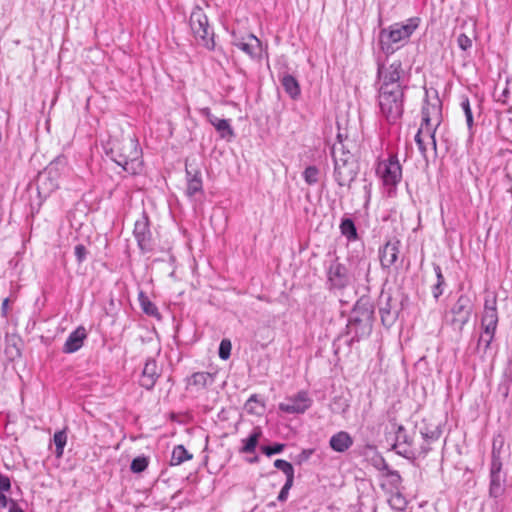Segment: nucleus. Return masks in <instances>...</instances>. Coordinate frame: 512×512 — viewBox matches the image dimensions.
<instances>
[{"label":"nucleus","instance_id":"obj_1","mask_svg":"<svg viewBox=\"0 0 512 512\" xmlns=\"http://www.w3.org/2000/svg\"><path fill=\"white\" fill-rule=\"evenodd\" d=\"M349 261L351 272L338 259L330 263L327 269V283L330 289H344L350 284L352 278L355 281L368 279L371 264L366 257H352Z\"/></svg>","mask_w":512,"mask_h":512},{"label":"nucleus","instance_id":"obj_2","mask_svg":"<svg viewBox=\"0 0 512 512\" xmlns=\"http://www.w3.org/2000/svg\"><path fill=\"white\" fill-rule=\"evenodd\" d=\"M420 18L412 17L401 23H394L384 28L379 33V45L381 51L392 55L408 42L411 35L419 27Z\"/></svg>","mask_w":512,"mask_h":512},{"label":"nucleus","instance_id":"obj_3","mask_svg":"<svg viewBox=\"0 0 512 512\" xmlns=\"http://www.w3.org/2000/svg\"><path fill=\"white\" fill-rule=\"evenodd\" d=\"M106 154L131 175L139 174L142 170V151L138 140L134 138L114 142L113 146L106 151Z\"/></svg>","mask_w":512,"mask_h":512},{"label":"nucleus","instance_id":"obj_4","mask_svg":"<svg viewBox=\"0 0 512 512\" xmlns=\"http://www.w3.org/2000/svg\"><path fill=\"white\" fill-rule=\"evenodd\" d=\"M378 104L381 115L389 123H395L404 111V90H379Z\"/></svg>","mask_w":512,"mask_h":512},{"label":"nucleus","instance_id":"obj_5","mask_svg":"<svg viewBox=\"0 0 512 512\" xmlns=\"http://www.w3.org/2000/svg\"><path fill=\"white\" fill-rule=\"evenodd\" d=\"M376 174L388 194L395 193L396 187L402 179V166L397 155L392 154L387 159L380 160L376 166Z\"/></svg>","mask_w":512,"mask_h":512},{"label":"nucleus","instance_id":"obj_6","mask_svg":"<svg viewBox=\"0 0 512 512\" xmlns=\"http://www.w3.org/2000/svg\"><path fill=\"white\" fill-rule=\"evenodd\" d=\"M189 23L198 43L208 50H213L215 48L214 33L202 8L197 6L193 9Z\"/></svg>","mask_w":512,"mask_h":512},{"label":"nucleus","instance_id":"obj_7","mask_svg":"<svg viewBox=\"0 0 512 512\" xmlns=\"http://www.w3.org/2000/svg\"><path fill=\"white\" fill-rule=\"evenodd\" d=\"M351 341H359L372 331V311L357 306L351 313L346 326Z\"/></svg>","mask_w":512,"mask_h":512},{"label":"nucleus","instance_id":"obj_8","mask_svg":"<svg viewBox=\"0 0 512 512\" xmlns=\"http://www.w3.org/2000/svg\"><path fill=\"white\" fill-rule=\"evenodd\" d=\"M403 77L404 70L399 60L393 61L388 66H378L379 90H405Z\"/></svg>","mask_w":512,"mask_h":512},{"label":"nucleus","instance_id":"obj_9","mask_svg":"<svg viewBox=\"0 0 512 512\" xmlns=\"http://www.w3.org/2000/svg\"><path fill=\"white\" fill-rule=\"evenodd\" d=\"M133 235L137 241L139 249L143 253L152 250V235L149 228V219L146 213H142L141 217L135 221Z\"/></svg>","mask_w":512,"mask_h":512},{"label":"nucleus","instance_id":"obj_10","mask_svg":"<svg viewBox=\"0 0 512 512\" xmlns=\"http://www.w3.org/2000/svg\"><path fill=\"white\" fill-rule=\"evenodd\" d=\"M312 402L306 391H300L295 396L286 399L285 402H281L279 409L289 414H302L311 407Z\"/></svg>","mask_w":512,"mask_h":512},{"label":"nucleus","instance_id":"obj_11","mask_svg":"<svg viewBox=\"0 0 512 512\" xmlns=\"http://www.w3.org/2000/svg\"><path fill=\"white\" fill-rule=\"evenodd\" d=\"M453 315L452 322L462 328L468 323L472 313V303L467 295H460L455 304L451 308Z\"/></svg>","mask_w":512,"mask_h":512},{"label":"nucleus","instance_id":"obj_12","mask_svg":"<svg viewBox=\"0 0 512 512\" xmlns=\"http://www.w3.org/2000/svg\"><path fill=\"white\" fill-rule=\"evenodd\" d=\"M421 127L436 129L441 123V103L438 98L433 103L426 102L422 107Z\"/></svg>","mask_w":512,"mask_h":512},{"label":"nucleus","instance_id":"obj_13","mask_svg":"<svg viewBox=\"0 0 512 512\" xmlns=\"http://www.w3.org/2000/svg\"><path fill=\"white\" fill-rule=\"evenodd\" d=\"M435 133L436 129L420 126L415 135V142L417 144L418 150L424 158H427L428 148H431L434 152H436Z\"/></svg>","mask_w":512,"mask_h":512},{"label":"nucleus","instance_id":"obj_14","mask_svg":"<svg viewBox=\"0 0 512 512\" xmlns=\"http://www.w3.org/2000/svg\"><path fill=\"white\" fill-rule=\"evenodd\" d=\"M357 175L356 162L335 163L334 164V178L339 186H346L350 184Z\"/></svg>","mask_w":512,"mask_h":512},{"label":"nucleus","instance_id":"obj_15","mask_svg":"<svg viewBox=\"0 0 512 512\" xmlns=\"http://www.w3.org/2000/svg\"><path fill=\"white\" fill-rule=\"evenodd\" d=\"M201 114L206 117L207 121L216 129L220 137L230 139L234 137V131L227 119H219L211 113L208 107L201 109Z\"/></svg>","mask_w":512,"mask_h":512},{"label":"nucleus","instance_id":"obj_16","mask_svg":"<svg viewBox=\"0 0 512 512\" xmlns=\"http://www.w3.org/2000/svg\"><path fill=\"white\" fill-rule=\"evenodd\" d=\"M401 243L397 239H392L380 248L379 257L383 268H390L398 259Z\"/></svg>","mask_w":512,"mask_h":512},{"label":"nucleus","instance_id":"obj_17","mask_svg":"<svg viewBox=\"0 0 512 512\" xmlns=\"http://www.w3.org/2000/svg\"><path fill=\"white\" fill-rule=\"evenodd\" d=\"M59 187L58 173L53 164H51L44 173H41L38 178V188L43 190L44 193H50Z\"/></svg>","mask_w":512,"mask_h":512},{"label":"nucleus","instance_id":"obj_18","mask_svg":"<svg viewBox=\"0 0 512 512\" xmlns=\"http://www.w3.org/2000/svg\"><path fill=\"white\" fill-rule=\"evenodd\" d=\"M232 43L251 57H254L261 48L260 40L253 34H248L246 37L241 38L234 36Z\"/></svg>","mask_w":512,"mask_h":512},{"label":"nucleus","instance_id":"obj_19","mask_svg":"<svg viewBox=\"0 0 512 512\" xmlns=\"http://www.w3.org/2000/svg\"><path fill=\"white\" fill-rule=\"evenodd\" d=\"M86 338V329L83 326L77 327L67 337L63 346V352L68 354L75 353L83 346L84 340Z\"/></svg>","mask_w":512,"mask_h":512},{"label":"nucleus","instance_id":"obj_20","mask_svg":"<svg viewBox=\"0 0 512 512\" xmlns=\"http://www.w3.org/2000/svg\"><path fill=\"white\" fill-rule=\"evenodd\" d=\"M160 376V373L158 371L157 363L154 359H148L145 362L142 375L140 378V385L150 390L154 387L158 377Z\"/></svg>","mask_w":512,"mask_h":512},{"label":"nucleus","instance_id":"obj_21","mask_svg":"<svg viewBox=\"0 0 512 512\" xmlns=\"http://www.w3.org/2000/svg\"><path fill=\"white\" fill-rule=\"evenodd\" d=\"M354 441L352 436L346 431H339L331 436L329 440L330 448L338 453H344L349 450Z\"/></svg>","mask_w":512,"mask_h":512},{"label":"nucleus","instance_id":"obj_22","mask_svg":"<svg viewBox=\"0 0 512 512\" xmlns=\"http://www.w3.org/2000/svg\"><path fill=\"white\" fill-rule=\"evenodd\" d=\"M186 179H187L186 195L190 199L193 198L197 193L203 192V182H202L201 172L199 170H196L194 173H192V171H190L186 167Z\"/></svg>","mask_w":512,"mask_h":512},{"label":"nucleus","instance_id":"obj_23","mask_svg":"<svg viewBox=\"0 0 512 512\" xmlns=\"http://www.w3.org/2000/svg\"><path fill=\"white\" fill-rule=\"evenodd\" d=\"M214 375L209 372H195L188 378V386L197 390L205 389L214 383Z\"/></svg>","mask_w":512,"mask_h":512},{"label":"nucleus","instance_id":"obj_24","mask_svg":"<svg viewBox=\"0 0 512 512\" xmlns=\"http://www.w3.org/2000/svg\"><path fill=\"white\" fill-rule=\"evenodd\" d=\"M381 467L379 470L385 471L384 477L387 483L391 486L392 490L399 491L400 485L402 482V478L398 471L392 470L389 468L388 464L385 462L383 458L380 459Z\"/></svg>","mask_w":512,"mask_h":512},{"label":"nucleus","instance_id":"obj_25","mask_svg":"<svg viewBox=\"0 0 512 512\" xmlns=\"http://www.w3.org/2000/svg\"><path fill=\"white\" fill-rule=\"evenodd\" d=\"M261 436V428L255 427L247 438L242 439V447L240 448V452L245 454L253 453L259 443Z\"/></svg>","mask_w":512,"mask_h":512},{"label":"nucleus","instance_id":"obj_26","mask_svg":"<svg viewBox=\"0 0 512 512\" xmlns=\"http://www.w3.org/2000/svg\"><path fill=\"white\" fill-rule=\"evenodd\" d=\"M282 86L291 98L295 99L300 95V87L296 78L292 75H284L281 80Z\"/></svg>","mask_w":512,"mask_h":512},{"label":"nucleus","instance_id":"obj_27","mask_svg":"<svg viewBox=\"0 0 512 512\" xmlns=\"http://www.w3.org/2000/svg\"><path fill=\"white\" fill-rule=\"evenodd\" d=\"M340 231L348 241H355L358 239L357 228L351 218H343L340 223Z\"/></svg>","mask_w":512,"mask_h":512},{"label":"nucleus","instance_id":"obj_28","mask_svg":"<svg viewBox=\"0 0 512 512\" xmlns=\"http://www.w3.org/2000/svg\"><path fill=\"white\" fill-rule=\"evenodd\" d=\"M138 298L140 306L146 315L160 319L158 308L143 292L139 293Z\"/></svg>","mask_w":512,"mask_h":512},{"label":"nucleus","instance_id":"obj_29","mask_svg":"<svg viewBox=\"0 0 512 512\" xmlns=\"http://www.w3.org/2000/svg\"><path fill=\"white\" fill-rule=\"evenodd\" d=\"M332 156L335 163H349V162H355L354 155L351 154L349 151H344L343 145L340 143L339 146L334 145L332 148Z\"/></svg>","mask_w":512,"mask_h":512},{"label":"nucleus","instance_id":"obj_30","mask_svg":"<svg viewBox=\"0 0 512 512\" xmlns=\"http://www.w3.org/2000/svg\"><path fill=\"white\" fill-rule=\"evenodd\" d=\"M53 443L55 445V456L61 458L64 453V448L67 444L66 429L56 431L53 436Z\"/></svg>","mask_w":512,"mask_h":512},{"label":"nucleus","instance_id":"obj_31","mask_svg":"<svg viewBox=\"0 0 512 512\" xmlns=\"http://www.w3.org/2000/svg\"><path fill=\"white\" fill-rule=\"evenodd\" d=\"M503 482L502 475H490L489 494L491 497L498 498L504 493Z\"/></svg>","mask_w":512,"mask_h":512},{"label":"nucleus","instance_id":"obj_32","mask_svg":"<svg viewBox=\"0 0 512 512\" xmlns=\"http://www.w3.org/2000/svg\"><path fill=\"white\" fill-rule=\"evenodd\" d=\"M388 503L396 512L404 511L408 504L406 498L400 493V491L393 492L388 499Z\"/></svg>","mask_w":512,"mask_h":512},{"label":"nucleus","instance_id":"obj_33","mask_svg":"<svg viewBox=\"0 0 512 512\" xmlns=\"http://www.w3.org/2000/svg\"><path fill=\"white\" fill-rule=\"evenodd\" d=\"M191 458L192 455L189 454L185 447L183 445H178L172 451L171 463L172 465H180Z\"/></svg>","mask_w":512,"mask_h":512},{"label":"nucleus","instance_id":"obj_34","mask_svg":"<svg viewBox=\"0 0 512 512\" xmlns=\"http://www.w3.org/2000/svg\"><path fill=\"white\" fill-rule=\"evenodd\" d=\"M420 434L425 442H435L441 435V430L438 426H423L420 427Z\"/></svg>","mask_w":512,"mask_h":512},{"label":"nucleus","instance_id":"obj_35","mask_svg":"<svg viewBox=\"0 0 512 512\" xmlns=\"http://www.w3.org/2000/svg\"><path fill=\"white\" fill-rule=\"evenodd\" d=\"M394 449L396 450L397 454L407 458V459H417L418 454L416 451V448H413L411 444H403L402 442L394 444Z\"/></svg>","mask_w":512,"mask_h":512},{"label":"nucleus","instance_id":"obj_36","mask_svg":"<svg viewBox=\"0 0 512 512\" xmlns=\"http://www.w3.org/2000/svg\"><path fill=\"white\" fill-rule=\"evenodd\" d=\"M319 176H320V170L314 165H310V166L306 167L303 172L304 181L308 185H314V184L318 183Z\"/></svg>","mask_w":512,"mask_h":512},{"label":"nucleus","instance_id":"obj_37","mask_svg":"<svg viewBox=\"0 0 512 512\" xmlns=\"http://www.w3.org/2000/svg\"><path fill=\"white\" fill-rule=\"evenodd\" d=\"M11 487L10 479L0 473V507H6L8 498L5 496V492L9 491Z\"/></svg>","mask_w":512,"mask_h":512},{"label":"nucleus","instance_id":"obj_38","mask_svg":"<svg viewBox=\"0 0 512 512\" xmlns=\"http://www.w3.org/2000/svg\"><path fill=\"white\" fill-rule=\"evenodd\" d=\"M460 105L465 115L467 127L471 131L474 125V120L468 97H463Z\"/></svg>","mask_w":512,"mask_h":512},{"label":"nucleus","instance_id":"obj_39","mask_svg":"<svg viewBox=\"0 0 512 512\" xmlns=\"http://www.w3.org/2000/svg\"><path fill=\"white\" fill-rule=\"evenodd\" d=\"M274 467L281 470L285 474L286 479H294V468L290 462L283 459H276L274 461Z\"/></svg>","mask_w":512,"mask_h":512},{"label":"nucleus","instance_id":"obj_40","mask_svg":"<svg viewBox=\"0 0 512 512\" xmlns=\"http://www.w3.org/2000/svg\"><path fill=\"white\" fill-rule=\"evenodd\" d=\"M148 467V459L144 456L136 457L132 460L130 469L134 473H141Z\"/></svg>","mask_w":512,"mask_h":512},{"label":"nucleus","instance_id":"obj_41","mask_svg":"<svg viewBox=\"0 0 512 512\" xmlns=\"http://www.w3.org/2000/svg\"><path fill=\"white\" fill-rule=\"evenodd\" d=\"M286 445L284 443H274L268 446H262L261 451L267 456L271 457L272 455L280 454L285 449Z\"/></svg>","mask_w":512,"mask_h":512},{"label":"nucleus","instance_id":"obj_42","mask_svg":"<svg viewBox=\"0 0 512 512\" xmlns=\"http://www.w3.org/2000/svg\"><path fill=\"white\" fill-rule=\"evenodd\" d=\"M501 469H502V462H501L499 453H496L495 448L493 447L490 475H501Z\"/></svg>","mask_w":512,"mask_h":512},{"label":"nucleus","instance_id":"obj_43","mask_svg":"<svg viewBox=\"0 0 512 512\" xmlns=\"http://www.w3.org/2000/svg\"><path fill=\"white\" fill-rule=\"evenodd\" d=\"M219 357L227 360L231 354V342L228 339H223L219 345Z\"/></svg>","mask_w":512,"mask_h":512},{"label":"nucleus","instance_id":"obj_44","mask_svg":"<svg viewBox=\"0 0 512 512\" xmlns=\"http://www.w3.org/2000/svg\"><path fill=\"white\" fill-rule=\"evenodd\" d=\"M294 479H286L282 489L280 490L277 499L280 502H285L288 499L289 491L292 488Z\"/></svg>","mask_w":512,"mask_h":512},{"label":"nucleus","instance_id":"obj_45","mask_svg":"<svg viewBox=\"0 0 512 512\" xmlns=\"http://www.w3.org/2000/svg\"><path fill=\"white\" fill-rule=\"evenodd\" d=\"M481 324L496 325L498 324V313L491 311L483 312Z\"/></svg>","mask_w":512,"mask_h":512},{"label":"nucleus","instance_id":"obj_46","mask_svg":"<svg viewBox=\"0 0 512 512\" xmlns=\"http://www.w3.org/2000/svg\"><path fill=\"white\" fill-rule=\"evenodd\" d=\"M74 254L78 263H82L83 261L86 260L88 251L83 244H78L74 248Z\"/></svg>","mask_w":512,"mask_h":512},{"label":"nucleus","instance_id":"obj_47","mask_svg":"<svg viewBox=\"0 0 512 512\" xmlns=\"http://www.w3.org/2000/svg\"><path fill=\"white\" fill-rule=\"evenodd\" d=\"M457 43L458 46L464 51H467L472 47V40L464 33L459 34Z\"/></svg>","mask_w":512,"mask_h":512},{"label":"nucleus","instance_id":"obj_48","mask_svg":"<svg viewBox=\"0 0 512 512\" xmlns=\"http://www.w3.org/2000/svg\"><path fill=\"white\" fill-rule=\"evenodd\" d=\"M402 442L403 444H410L406 430L402 425H399L396 431V443Z\"/></svg>","mask_w":512,"mask_h":512},{"label":"nucleus","instance_id":"obj_49","mask_svg":"<svg viewBox=\"0 0 512 512\" xmlns=\"http://www.w3.org/2000/svg\"><path fill=\"white\" fill-rule=\"evenodd\" d=\"M380 315L384 325H391L395 321V316L391 315L390 311L386 308L380 309Z\"/></svg>","mask_w":512,"mask_h":512},{"label":"nucleus","instance_id":"obj_50","mask_svg":"<svg viewBox=\"0 0 512 512\" xmlns=\"http://www.w3.org/2000/svg\"><path fill=\"white\" fill-rule=\"evenodd\" d=\"M490 310L497 312V302L495 297L485 300L484 312H490Z\"/></svg>","mask_w":512,"mask_h":512},{"label":"nucleus","instance_id":"obj_51","mask_svg":"<svg viewBox=\"0 0 512 512\" xmlns=\"http://www.w3.org/2000/svg\"><path fill=\"white\" fill-rule=\"evenodd\" d=\"M493 338H494V335L481 334L478 344L483 345L484 348L487 349L490 346L491 342L493 341Z\"/></svg>","mask_w":512,"mask_h":512},{"label":"nucleus","instance_id":"obj_52","mask_svg":"<svg viewBox=\"0 0 512 512\" xmlns=\"http://www.w3.org/2000/svg\"><path fill=\"white\" fill-rule=\"evenodd\" d=\"M432 442H425L420 446L419 449H416L417 451V454H418V458L420 457H425L427 455V453L431 450V447H430V444Z\"/></svg>","mask_w":512,"mask_h":512},{"label":"nucleus","instance_id":"obj_53","mask_svg":"<svg viewBox=\"0 0 512 512\" xmlns=\"http://www.w3.org/2000/svg\"><path fill=\"white\" fill-rule=\"evenodd\" d=\"M434 272H435V275H436V278H437V284L444 285L445 284V279H444V276L442 274L441 267L439 265L434 264Z\"/></svg>","mask_w":512,"mask_h":512},{"label":"nucleus","instance_id":"obj_54","mask_svg":"<svg viewBox=\"0 0 512 512\" xmlns=\"http://www.w3.org/2000/svg\"><path fill=\"white\" fill-rule=\"evenodd\" d=\"M483 332L482 334L485 335H495V331L497 326L496 325H488V324H481Z\"/></svg>","mask_w":512,"mask_h":512},{"label":"nucleus","instance_id":"obj_55","mask_svg":"<svg viewBox=\"0 0 512 512\" xmlns=\"http://www.w3.org/2000/svg\"><path fill=\"white\" fill-rule=\"evenodd\" d=\"M443 286L442 284H435L432 288L433 297L437 300L443 294Z\"/></svg>","mask_w":512,"mask_h":512},{"label":"nucleus","instance_id":"obj_56","mask_svg":"<svg viewBox=\"0 0 512 512\" xmlns=\"http://www.w3.org/2000/svg\"><path fill=\"white\" fill-rule=\"evenodd\" d=\"M314 450L312 449H304L302 450V452L299 454V462H302V461H307L311 455L313 454Z\"/></svg>","mask_w":512,"mask_h":512},{"label":"nucleus","instance_id":"obj_57","mask_svg":"<svg viewBox=\"0 0 512 512\" xmlns=\"http://www.w3.org/2000/svg\"><path fill=\"white\" fill-rule=\"evenodd\" d=\"M9 312V299L5 298L1 304V313L2 316L7 317Z\"/></svg>","mask_w":512,"mask_h":512},{"label":"nucleus","instance_id":"obj_58","mask_svg":"<svg viewBox=\"0 0 512 512\" xmlns=\"http://www.w3.org/2000/svg\"><path fill=\"white\" fill-rule=\"evenodd\" d=\"M364 192H365V196H366L365 205H367L369 203L370 197H371V184L364 185Z\"/></svg>","mask_w":512,"mask_h":512},{"label":"nucleus","instance_id":"obj_59","mask_svg":"<svg viewBox=\"0 0 512 512\" xmlns=\"http://www.w3.org/2000/svg\"><path fill=\"white\" fill-rule=\"evenodd\" d=\"M258 461H259V457L258 456H254L253 458L249 459L250 463H257Z\"/></svg>","mask_w":512,"mask_h":512},{"label":"nucleus","instance_id":"obj_60","mask_svg":"<svg viewBox=\"0 0 512 512\" xmlns=\"http://www.w3.org/2000/svg\"><path fill=\"white\" fill-rule=\"evenodd\" d=\"M252 401H257V396L256 395H252L249 400H248V403L252 402Z\"/></svg>","mask_w":512,"mask_h":512}]
</instances>
